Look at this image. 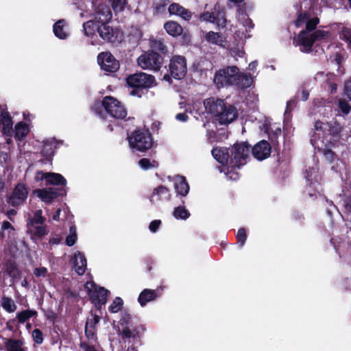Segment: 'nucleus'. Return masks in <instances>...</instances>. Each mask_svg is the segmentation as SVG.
Segmentation results:
<instances>
[{"instance_id": "nucleus-1", "label": "nucleus", "mask_w": 351, "mask_h": 351, "mask_svg": "<svg viewBox=\"0 0 351 351\" xmlns=\"http://www.w3.org/2000/svg\"><path fill=\"white\" fill-rule=\"evenodd\" d=\"M319 21L317 17H310L307 12L300 14L296 21L295 25L298 27H302L304 24L306 29L301 31L297 38V43L303 52H308L315 42L328 41L331 39V34L328 30H315Z\"/></svg>"}, {"instance_id": "nucleus-2", "label": "nucleus", "mask_w": 351, "mask_h": 351, "mask_svg": "<svg viewBox=\"0 0 351 351\" xmlns=\"http://www.w3.org/2000/svg\"><path fill=\"white\" fill-rule=\"evenodd\" d=\"M213 81L218 88L236 86L245 88L252 85L253 78L250 75L240 72L237 66H231L218 70L215 74Z\"/></svg>"}, {"instance_id": "nucleus-3", "label": "nucleus", "mask_w": 351, "mask_h": 351, "mask_svg": "<svg viewBox=\"0 0 351 351\" xmlns=\"http://www.w3.org/2000/svg\"><path fill=\"white\" fill-rule=\"evenodd\" d=\"M207 112L210 113L215 120L221 125H227L235 120L238 116L237 108L221 99L209 98L204 101Z\"/></svg>"}, {"instance_id": "nucleus-4", "label": "nucleus", "mask_w": 351, "mask_h": 351, "mask_svg": "<svg viewBox=\"0 0 351 351\" xmlns=\"http://www.w3.org/2000/svg\"><path fill=\"white\" fill-rule=\"evenodd\" d=\"M230 167L227 168L226 177L232 180L239 178V173L236 168L246 164L251 153V147L247 142H241L234 144L230 149Z\"/></svg>"}, {"instance_id": "nucleus-5", "label": "nucleus", "mask_w": 351, "mask_h": 351, "mask_svg": "<svg viewBox=\"0 0 351 351\" xmlns=\"http://www.w3.org/2000/svg\"><path fill=\"white\" fill-rule=\"evenodd\" d=\"M93 110L101 118L104 117V110L111 117L124 119L127 112L123 105L116 98L107 96L102 101H97L93 106Z\"/></svg>"}, {"instance_id": "nucleus-6", "label": "nucleus", "mask_w": 351, "mask_h": 351, "mask_svg": "<svg viewBox=\"0 0 351 351\" xmlns=\"http://www.w3.org/2000/svg\"><path fill=\"white\" fill-rule=\"evenodd\" d=\"M341 126L336 121L325 123L323 121H316L313 134L311 138V143L315 149H320L323 148L325 139L328 135H337L341 132Z\"/></svg>"}, {"instance_id": "nucleus-7", "label": "nucleus", "mask_w": 351, "mask_h": 351, "mask_svg": "<svg viewBox=\"0 0 351 351\" xmlns=\"http://www.w3.org/2000/svg\"><path fill=\"white\" fill-rule=\"evenodd\" d=\"M235 24L230 25V31L239 40L250 37L249 32L254 27L252 21L243 11L238 10Z\"/></svg>"}, {"instance_id": "nucleus-8", "label": "nucleus", "mask_w": 351, "mask_h": 351, "mask_svg": "<svg viewBox=\"0 0 351 351\" xmlns=\"http://www.w3.org/2000/svg\"><path fill=\"white\" fill-rule=\"evenodd\" d=\"M128 84L133 88L130 95L141 97L143 89L152 87L154 84V77L145 73H138L130 75L127 79Z\"/></svg>"}, {"instance_id": "nucleus-9", "label": "nucleus", "mask_w": 351, "mask_h": 351, "mask_svg": "<svg viewBox=\"0 0 351 351\" xmlns=\"http://www.w3.org/2000/svg\"><path fill=\"white\" fill-rule=\"evenodd\" d=\"M130 147L132 149L145 152L152 146V139L147 130H136L128 138Z\"/></svg>"}, {"instance_id": "nucleus-10", "label": "nucleus", "mask_w": 351, "mask_h": 351, "mask_svg": "<svg viewBox=\"0 0 351 351\" xmlns=\"http://www.w3.org/2000/svg\"><path fill=\"white\" fill-rule=\"evenodd\" d=\"M93 5L95 7L93 16L97 25L108 23L112 19V12L108 2L104 0H94Z\"/></svg>"}, {"instance_id": "nucleus-11", "label": "nucleus", "mask_w": 351, "mask_h": 351, "mask_svg": "<svg viewBox=\"0 0 351 351\" xmlns=\"http://www.w3.org/2000/svg\"><path fill=\"white\" fill-rule=\"evenodd\" d=\"M137 62L143 69L157 71L161 66L162 59L158 53L152 51L139 56Z\"/></svg>"}, {"instance_id": "nucleus-12", "label": "nucleus", "mask_w": 351, "mask_h": 351, "mask_svg": "<svg viewBox=\"0 0 351 351\" xmlns=\"http://www.w3.org/2000/svg\"><path fill=\"white\" fill-rule=\"evenodd\" d=\"M202 21L214 23L218 27H224L227 23L225 11L219 5H215L212 12H205L200 16Z\"/></svg>"}, {"instance_id": "nucleus-13", "label": "nucleus", "mask_w": 351, "mask_h": 351, "mask_svg": "<svg viewBox=\"0 0 351 351\" xmlns=\"http://www.w3.org/2000/svg\"><path fill=\"white\" fill-rule=\"evenodd\" d=\"M85 289L96 304H104L107 301L108 291L104 287H97L93 282H87Z\"/></svg>"}, {"instance_id": "nucleus-14", "label": "nucleus", "mask_w": 351, "mask_h": 351, "mask_svg": "<svg viewBox=\"0 0 351 351\" xmlns=\"http://www.w3.org/2000/svg\"><path fill=\"white\" fill-rule=\"evenodd\" d=\"M169 71L173 78L182 79L186 73V62L184 57L180 56L173 57L170 61Z\"/></svg>"}, {"instance_id": "nucleus-15", "label": "nucleus", "mask_w": 351, "mask_h": 351, "mask_svg": "<svg viewBox=\"0 0 351 351\" xmlns=\"http://www.w3.org/2000/svg\"><path fill=\"white\" fill-rule=\"evenodd\" d=\"M97 61L102 70L114 73L119 68V62L108 52H102L98 55Z\"/></svg>"}, {"instance_id": "nucleus-16", "label": "nucleus", "mask_w": 351, "mask_h": 351, "mask_svg": "<svg viewBox=\"0 0 351 351\" xmlns=\"http://www.w3.org/2000/svg\"><path fill=\"white\" fill-rule=\"evenodd\" d=\"M97 32L100 37L104 40L116 43L121 40V34L117 29H113L108 23L97 25Z\"/></svg>"}, {"instance_id": "nucleus-17", "label": "nucleus", "mask_w": 351, "mask_h": 351, "mask_svg": "<svg viewBox=\"0 0 351 351\" xmlns=\"http://www.w3.org/2000/svg\"><path fill=\"white\" fill-rule=\"evenodd\" d=\"M28 190L25 184L19 183L8 198V203L13 206L23 204L27 198Z\"/></svg>"}, {"instance_id": "nucleus-18", "label": "nucleus", "mask_w": 351, "mask_h": 351, "mask_svg": "<svg viewBox=\"0 0 351 351\" xmlns=\"http://www.w3.org/2000/svg\"><path fill=\"white\" fill-rule=\"evenodd\" d=\"M36 182L45 181L46 185H62L66 184V180L60 173H45L43 171L36 172L34 178Z\"/></svg>"}, {"instance_id": "nucleus-19", "label": "nucleus", "mask_w": 351, "mask_h": 351, "mask_svg": "<svg viewBox=\"0 0 351 351\" xmlns=\"http://www.w3.org/2000/svg\"><path fill=\"white\" fill-rule=\"evenodd\" d=\"M251 152L255 158L263 160L270 156L271 146L267 141H261L251 149Z\"/></svg>"}, {"instance_id": "nucleus-20", "label": "nucleus", "mask_w": 351, "mask_h": 351, "mask_svg": "<svg viewBox=\"0 0 351 351\" xmlns=\"http://www.w3.org/2000/svg\"><path fill=\"white\" fill-rule=\"evenodd\" d=\"M305 178L311 188H313L314 190L318 189L322 178L318 172V167L316 163L311 167H309L308 169H306Z\"/></svg>"}, {"instance_id": "nucleus-21", "label": "nucleus", "mask_w": 351, "mask_h": 351, "mask_svg": "<svg viewBox=\"0 0 351 351\" xmlns=\"http://www.w3.org/2000/svg\"><path fill=\"white\" fill-rule=\"evenodd\" d=\"M318 150L323 152L325 159L330 163L335 162V164L331 167L332 170L336 172L341 170V166L343 165L342 161L339 160L335 156V153L328 148V145L325 141L323 145V148Z\"/></svg>"}, {"instance_id": "nucleus-22", "label": "nucleus", "mask_w": 351, "mask_h": 351, "mask_svg": "<svg viewBox=\"0 0 351 351\" xmlns=\"http://www.w3.org/2000/svg\"><path fill=\"white\" fill-rule=\"evenodd\" d=\"M3 345L5 351H28L22 339H3Z\"/></svg>"}, {"instance_id": "nucleus-23", "label": "nucleus", "mask_w": 351, "mask_h": 351, "mask_svg": "<svg viewBox=\"0 0 351 351\" xmlns=\"http://www.w3.org/2000/svg\"><path fill=\"white\" fill-rule=\"evenodd\" d=\"M33 193L47 204L51 203L58 197L57 190L53 188L36 189Z\"/></svg>"}, {"instance_id": "nucleus-24", "label": "nucleus", "mask_w": 351, "mask_h": 351, "mask_svg": "<svg viewBox=\"0 0 351 351\" xmlns=\"http://www.w3.org/2000/svg\"><path fill=\"white\" fill-rule=\"evenodd\" d=\"M0 131L7 136H11L14 132L13 122L8 112L0 114Z\"/></svg>"}, {"instance_id": "nucleus-25", "label": "nucleus", "mask_w": 351, "mask_h": 351, "mask_svg": "<svg viewBox=\"0 0 351 351\" xmlns=\"http://www.w3.org/2000/svg\"><path fill=\"white\" fill-rule=\"evenodd\" d=\"M173 182L178 195L184 197L189 193V185L184 177L178 175L176 176L173 178Z\"/></svg>"}, {"instance_id": "nucleus-26", "label": "nucleus", "mask_w": 351, "mask_h": 351, "mask_svg": "<svg viewBox=\"0 0 351 351\" xmlns=\"http://www.w3.org/2000/svg\"><path fill=\"white\" fill-rule=\"evenodd\" d=\"M171 193L169 190L163 186L156 188L151 195L150 201L156 203L157 202L168 201L170 199Z\"/></svg>"}, {"instance_id": "nucleus-27", "label": "nucleus", "mask_w": 351, "mask_h": 351, "mask_svg": "<svg viewBox=\"0 0 351 351\" xmlns=\"http://www.w3.org/2000/svg\"><path fill=\"white\" fill-rule=\"evenodd\" d=\"M169 12L171 15H176L185 21H189L191 19L192 14L187 9L184 8L178 3H171L169 7Z\"/></svg>"}, {"instance_id": "nucleus-28", "label": "nucleus", "mask_w": 351, "mask_h": 351, "mask_svg": "<svg viewBox=\"0 0 351 351\" xmlns=\"http://www.w3.org/2000/svg\"><path fill=\"white\" fill-rule=\"evenodd\" d=\"M74 269L78 275H83L86 269V259L80 252H77L73 256Z\"/></svg>"}, {"instance_id": "nucleus-29", "label": "nucleus", "mask_w": 351, "mask_h": 351, "mask_svg": "<svg viewBox=\"0 0 351 351\" xmlns=\"http://www.w3.org/2000/svg\"><path fill=\"white\" fill-rule=\"evenodd\" d=\"M27 232L32 237L41 239L48 234L49 230L43 223L27 224Z\"/></svg>"}, {"instance_id": "nucleus-30", "label": "nucleus", "mask_w": 351, "mask_h": 351, "mask_svg": "<svg viewBox=\"0 0 351 351\" xmlns=\"http://www.w3.org/2000/svg\"><path fill=\"white\" fill-rule=\"evenodd\" d=\"M212 155L221 164L230 165V153L225 147H216L212 150Z\"/></svg>"}, {"instance_id": "nucleus-31", "label": "nucleus", "mask_w": 351, "mask_h": 351, "mask_svg": "<svg viewBox=\"0 0 351 351\" xmlns=\"http://www.w3.org/2000/svg\"><path fill=\"white\" fill-rule=\"evenodd\" d=\"M53 33L60 39H66L69 36L68 27L64 20H59L53 25Z\"/></svg>"}, {"instance_id": "nucleus-32", "label": "nucleus", "mask_w": 351, "mask_h": 351, "mask_svg": "<svg viewBox=\"0 0 351 351\" xmlns=\"http://www.w3.org/2000/svg\"><path fill=\"white\" fill-rule=\"evenodd\" d=\"M158 297V294L156 290L145 289L140 293L138 300L141 306H143Z\"/></svg>"}, {"instance_id": "nucleus-33", "label": "nucleus", "mask_w": 351, "mask_h": 351, "mask_svg": "<svg viewBox=\"0 0 351 351\" xmlns=\"http://www.w3.org/2000/svg\"><path fill=\"white\" fill-rule=\"evenodd\" d=\"M205 39L209 43L221 47H224L226 43V38L221 34L212 31L206 33Z\"/></svg>"}, {"instance_id": "nucleus-34", "label": "nucleus", "mask_w": 351, "mask_h": 351, "mask_svg": "<svg viewBox=\"0 0 351 351\" xmlns=\"http://www.w3.org/2000/svg\"><path fill=\"white\" fill-rule=\"evenodd\" d=\"M57 141L54 138H49L43 142L41 153L44 156L50 158L57 148Z\"/></svg>"}, {"instance_id": "nucleus-35", "label": "nucleus", "mask_w": 351, "mask_h": 351, "mask_svg": "<svg viewBox=\"0 0 351 351\" xmlns=\"http://www.w3.org/2000/svg\"><path fill=\"white\" fill-rule=\"evenodd\" d=\"M164 28L167 34L172 36H180L182 33L183 30L182 26L174 21L167 22L164 25Z\"/></svg>"}, {"instance_id": "nucleus-36", "label": "nucleus", "mask_w": 351, "mask_h": 351, "mask_svg": "<svg viewBox=\"0 0 351 351\" xmlns=\"http://www.w3.org/2000/svg\"><path fill=\"white\" fill-rule=\"evenodd\" d=\"M29 132V130L28 125L23 122H19L15 125V138L17 141H21L27 135Z\"/></svg>"}, {"instance_id": "nucleus-37", "label": "nucleus", "mask_w": 351, "mask_h": 351, "mask_svg": "<svg viewBox=\"0 0 351 351\" xmlns=\"http://www.w3.org/2000/svg\"><path fill=\"white\" fill-rule=\"evenodd\" d=\"M14 229L12 224L6 221L2 222L0 230V237L8 239L14 234Z\"/></svg>"}, {"instance_id": "nucleus-38", "label": "nucleus", "mask_w": 351, "mask_h": 351, "mask_svg": "<svg viewBox=\"0 0 351 351\" xmlns=\"http://www.w3.org/2000/svg\"><path fill=\"white\" fill-rule=\"evenodd\" d=\"M80 351H103L101 346L96 342L84 341L80 343Z\"/></svg>"}, {"instance_id": "nucleus-39", "label": "nucleus", "mask_w": 351, "mask_h": 351, "mask_svg": "<svg viewBox=\"0 0 351 351\" xmlns=\"http://www.w3.org/2000/svg\"><path fill=\"white\" fill-rule=\"evenodd\" d=\"M3 308L8 313H12L16 309V306L14 300L8 297H3L1 300Z\"/></svg>"}, {"instance_id": "nucleus-40", "label": "nucleus", "mask_w": 351, "mask_h": 351, "mask_svg": "<svg viewBox=\"0 0 351 351\" xmlns=\"http://www.w3.org/2000/svg\"><path fill=\"white\" fill-rule=\"evenodd\" d=\"M84 34L86 36H91L95 33V29H97V23L95 19L90 20L83 25Z\"/></svg>"}, {"instance_id": "nucleus-41", "label": "nucleus", "mask_w": 351, "mask_h": 351, "mask_svg": "<svg viewBox=\"0 0 351 351\" xmlns=\"http://www.w3.org/2000/svg\"><path fill=\"white\" fill-rule=\"evenodd\" d=\"M37 314L36 311L32 310H25L17 314V318L19 322L21 324H23L30 317L36 315Z\"/></svg>"}, {"instance_id": "nucleus-42", "label": "nucleus", "mask_w": 351, "mask_h": 351, "mask_svg": "<svg viewBox=\"0 0 351 351\" xmlns=\"http://www.w3.org/2000/svg\"><path fill=\"white\" fill-rule=\"evenodd\" d=\"M189 211L182 206H178L174 209L173 216L177 219H186L189 217Z\"/></svg>"}, {"instance_id": "nucleus-43", "label": "nucleus", "mask_w": 351, "mask_h": 351, "mask_svg": "<svg viewBox=\"0 0 351 351\" xmlns=\"http://www.w3.org/2000/svg\"><path fill=\"white\" fill-rule=\"evenodd\" d=\"M95 328L92 322L88 321L85 327L86 336L88 338L87 341H93L95 339Z\"/></svg>"}, {"instance_id": "nucleus-44", "label": "nucleus", "mask_w": 351, "mask_h": 351, "mask_svg": "<svg viewBox=\"0 0 351 351\" xmlns=\"http://www.w3.org/2000/svg\"><path fill=\"white\" fill-rule=\"evenodd\" d=\"M77 240L76 228L70 227L69 234L66 238V244L69 246H73Z\"/></svg>"}, {"instance_id": "nucleus-45", "label": "nucleus", "mask_w": 351, "mask_h": 351, "mask_svg": "<svg viewBox=\"0 0 351 351\" xmlns=\"http://www.w3.org/2000/svg\"><path fill=\"white\" fill-rule=\"evenodd\" d=\"M128 3V0H112V7L115 12H122Z\"/></svg>"}, {"instance_id": "nucleus-46", "label": "nucleus", "mask_w": 351, "mask_h": 351, "mask_svg": "<svg viewBox=\"0 0 351 351\" xmlns=\"http://www.w3.org/2000/svg\"><path fill=\"white\" fill-rule=\"evenodd\" d=\"M136 335V330L130 329L129 326H124L121 332V337L124 340H130L131 338L134 339Z\"/></svg>"}, {"instance_id": "nucleus-47", "label": "nucleus", "mask_w": 351, "mask_h": 351, "mask_svg": "<svg viewBox=\"0 0 351 351\" xmlns=\"http://www.w3.org/2000/svg\"><path fill=\"white\" fill-rule=\"evenodd\" d=\"M140 167L143 170H148L156 166L155 161H151L148 158H142L138 161Z\"/></svg>"}, {"instance_id": "nucleus-48", "label": "nucleus", "mask_w": 351, "mask_h": 351, "mask_svg": "<svg viewBox=\"0 0 351 351\" xmlns=\"http://www.w3.org/2000/svg\"><path fill=\"white\" fill-rule=\"evenodd\" d=\"M42 210H38L35 212L34 217L30 219L27 224H40L44 223L45 218L42 216Z\"/></svg>"}, {"instance_id": "nucleus-49", "label": "nucleus", "mask_w": 351, "mask_h": 351, "mask_svg": "<svg viewBox=\"0 0 351 351\" xmlns=\"http://www.w3.org/2000/svg\"><path fill=\"white\" fill-rule=\"evenodd\" d=\"M123 306V300L121 298L117 297L116 298L112 303L109 306V311L111 313H115L119 311Z\"/></svg>"}, {"instance_id": "nucleus-50", "label": "nucleus", "mask_w": 351, "mask_h": 351, "mask_svg": "<svg viewBox=\"0 0 351 351\" xmlns=\"http://www.w3.org/2000/svg\"><path fill=\"white\" fill-rule=\"evenodd\" d=\"M340 38L346 40L351 48V29L343 27L339 33Z\"/></svg>"}, {"instance_id": "nucleus-51", "label": "nucleus", "mask_w": 351, "mask_h": 351, "mask_svg": "<svg viewBox=\"0 0 351 351\" xmlns=\"http://www.w3.org/2000/svg\"><path fill=\"white\" fill-rule=\"evenodd\" d=\"M150 46L154 50L161 52L164 51L165 49V46L164 45L162 41L160 40H152L150 42Z\"/></svg>"}, {"instance_id": "nucleus-52", "label": "nucleus", "mask_w": 351, "mask_h": 351, "mask_svg": "<svg viewBox=\"0 0 351 351\" xmlns=\"http://www.w3.org/2000/svg\"><path fill=\"white\" fill-rule=\"evenodd\" d=\"M237 239L241 247H243L246 241V232L243 228L239 229L237 234Z\"/></svg>"}, {"instance_id": "nucleus-53", "label": "nucleus", "mask_w": 351, "mask_h": 351, "mask_svg": "<svg viewBox=\"0 0 351 351\" xmlns=\"http://www.w3.org/2000/svg\"><path fill=\"white\" fill-rule=\"evenodd\" d=\"M338 106L341 111L344 114H348L350 112L351 110V106L350 104L343 99H339L338 101Z\"/></svg>"}, {"instance_id": "nucleus-54", "label": "nucleus", "mask_w": 351, "mask_h": 351, "mask_svg": "<svg viewBox=\"0 0 351 351\" xmlns=\"http://www.w3.org/2000/svg\"><path fill=\"white\" fill-rule=\"evenodd\" d=\"M32 337L34 341L38 344H40L43 341V333L39 329H34L33 330Z\"/></svg>"}, {"instance_id": "nucleus-55", "label": "nucleus", "mask_w": 351, "mask_h": 351, "mask_svg": "<svg viewBox=\"0 0 351 351\" xmlns=\"http://www.w3.org/2000/svg\"><path fill=\"white\" fill-rule=\"evenodd\" d=\"M168 3V0H159V2L154 3V9L158 13H161L165 10V7Z\"/></svg>"}, {"instance_id": "nucleus-56", "label": "nucleus", "mask_w": 351, "mask_h": 351, "mask_svg": "<svg viewBox=\"0 0 351 351\" xmlns=\"http://www.w3.org/2000/svg\"><path fill=\"white\" fill-rule=\"evenodd\" d=\"M48 274V270L46 267H40L36 268L34 271V274L35 276L39 277H45Z\"/></svg>"}, {"instance_id": "nucleus-57", "label": "nucleus", "mask_w": 351, "mask_h": 351, "mask_svg": "<svg viewBox=\"0 0 351 351\" xmlns=\"http://www.w3.org/2000/svg\"><path fill=\"white\" fill-rule=\"evenodd\" d=\"M9 156L5 152H0V165L5 168L8 167Z\"/></svg>"}, {"instance_id": "nucleus-58", "label": "nucleus", "mask_w": 351, "mask_h": 351, "mask_svg": "<svg viewBox=\"0 0 351 351\" xmlns=\"http://www.w3.org/2000/svg\"><path fill=\"white\" fill-rule=\"evenodd\" d=\"M342 206L344 207L345 212L348 215L351 214V199H344L341 202Z\"/></svg>"}, {"instance_id": "nucleus-59", "label": "nucleus", "mask_w": 351, "mask_h": 351, "mask_svg": "<svg viewBox=\"0 0 351 351\" xmlns=\"http://www.w3.org/2000/svg\"><path fill=\"white\" fill-rule=\"evenodd\" d=\"M161 221L160 220H154L152 221L149 226V229L152 232H156L160 226Z\"/></svg>"}, {"instance_id": "nucleus-60", "label": "nucleus", "mask_w": 351, "mask_h": 351, "mask_svg": "<svg viewBox=\"0 0 351 351\" xmlns=\"http://www.w3.org/2000/svg\"><path fill=\"white\" fill-rule=\"evenodd\" d=\"M344 93L345 95L349 98L351 101V79L348 80L345 83L344 86Z\"/></svg>"}, {"instance_id": "nucleus-61", "label": "nucleus", "mask_w": 351, "mask_h": 351, "mask_svg": "<svg viewBox=\"0 0 351 351\" xmlns=\"http://www.w3.org/2000/svg\"><path fill=\"white\" fill-rule=\"evenodd\" d=\"M130 322V316L128 314H124L122 315V317L121 318L119 321V324L123 326H128Z\"/></svg>"}, {"instance_id": "nucleus-62", "label": "nucleus", "mask_w": 351, "mask_h": 351, "mask_svg": "<svg viewBox=\"0 0 351 351\" xmlns=\"http://www.w3.org/2000/svg\"><path fill=\"white\" fill-rule=\"evenodd\" d=\"M176 119L179 121L185 122L188 119V116L185 113H178L176 114Z\"/></svg>"}, {"instance_id": "nucleus-63", "label": "nucleus", "mask_w": 351, "mask_h": 351, "mask_svg": "<svg viewBox=\"0 0 351 351\" xmlns=\"http://www.w3.org/2000/svg\"><path fill=\"white\" fill-rule=\"evenodd\" d=\"M309 93L306 90H303L301 93V99L302 101H306L308 99Z\"/></svg>"}, {"instance_id": "nucleus-64", "label": "nucleus", "mask_w": 351, "mask_h": 351, "mask_svg": "<svg viewBox=\"0 0 351 351\" xmlns=\"http://www.w3.org/2000/svg\"><path fill=\"white\" fill-rule=\"evenodd\" d=\"M15 270L16 267L12 264L7 268V271L10 276H14L15 274L14 272Z\"/></svg>"}]
</instances>
